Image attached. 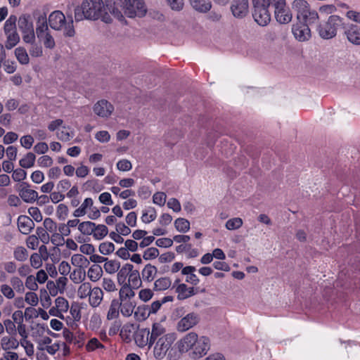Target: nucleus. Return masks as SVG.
Listing matches in <instances>:
<instances>
[{"mask_svg":"<svg viewBox=\"0 0 360 360\" xmlns=\"http://www.w3.org/2000/svg\"><path fill=\"white\" fill-rule=\"evenodd\" d=\"M115 250V245L111 242H104L99 245V252L104 255H110Z\"/></svg>","mask_w":360,"mask_h":360,"instance_id":"4d7b16f0","label":"nucleus"},{"mask_svg":"<svg viewBox=\"0 0 360 360\" xmlns=\"http://www.w3.org/2000/svg\"><path fill=\"white\" fill-rule=\"evenodd\" d=\"M167 334L165 328L160 323H154L152 326L151 331L150 330V344L153 345L155 341Z\"/></svg>","mask_w":360,"mask_h":360,"instance_id":"412c9836","label":"nucleus"},{"mask_svg":"<svg viewBox=\"0 0 360 360\" xmlns=\"http://www.w3.org/2000/svg\"><path fill=\"white\" fill-rule=\"evenodd\" d=\"M274 8V15L276 21L280 24H288L292 18V15L286 6L285 0H270Z\"/></svg>","mask_w":360,"mask_h":360,"instance_id":"423d86ee","label":"nucleus"},{"mask_svg":"<svg viewBox=\"0 0 360 360\" xmlns=\"http://www.w3.org/2000/svg\"><path fill=\"white\" fill-rule=\"evenodd\" d=\"M292 8L297 12V18L299 19L310 9L309 4L305 0H295Z\"/></svg>","mask_w":360,"mask_h":360,"instance_id":"393cba45","label":"nucleus"},{"mask_svg":"<svg viewBox=\"0 0 360 360\" xmlns=\"http://www.w3.org/2000/svg\"><path fill=\"white\" fill-rule=\"evenodd\" d=\"M30 44H31V46L29 49V52L31 56L34 58L41 56L43 54L42 47L40 45L36 44L35 41Z\"/></svg>","mask_w":360,"mask_h":360,"instance_id":"bf43d9fd","label":"nucleus"},{"mask_svg":"<svg viewBox=\"0 0 360 360\" xmlns=\"http://www.w3.org/2000/svg\"><path fill=\"white\" fill-rule=\"evenodd\" d=\"M103 299V292L99 287L92 288L89 295V303L91 307L96 308L98 307Z\"/></svg>","mask_w":360,"mask_h":360,"instance_id":"6ab92c4d","label":"nucleus"},{"mask_svg":"<svg viewBox=\"0 0 360 360\" xmlns=\"http://www.w3.org/2000/svg\"><path fill=\"white\" fill-rule=\"evenodd\" d=\"M103 268L108 274H112L117 272L120 269V262L115 259L108 260L107 258V261H105Z\"/></svg>","mask_w":360,"mask_h":360,"instance_id":"c9c22d12","label":"nucleus"},{"mask_svg":"<svg viewBox=\"0 0 360 360\" xmlns=\"http://www.w3.org/2000/svg\"><path fill=\"white\" fill-rule=\"evenodd\" d=\"M318 19L319 15L317 12L310 8L307 11V13H304L298 20L300 22H303V24L307 25L309 26V25L315 23Z\"/></svg>","mask_w":360,"mask_h":360,"instance_id":"2f4dec72","label":"nucleus"},{"mask_svg":"<svg viewBox=\"0 0 360 360\" xmlns=\"http://www.w3.org/2000/svg\"><path fill=\"white\" fill-rule=\"evenodd\" d=\"M50 27L57 31H63L65 37H72L75 34L72 16L65 18L60 11H54L49 16Z\"/></svg>","mask_w":360,"mask_h":360,"instance_id":"f03ea898","label":"nucleus"},{"mask_svg":"<svg viewBox=\"0 0 360 360\" xmlns=\"http://www.w3.org/2000/svg\"><path fill=\"white\" fill-rule=\"evenodd\" d=\"M15 56L18 61L22 65H27L30 62V58L27 51L23 47H18L15 49Z\"/></svg>","mask_w":360,"mask_h":360,"instance_id":"e433bc0d","label":"nucleus"},{"mask_svg":"<svg viewBox=\"0 0 360 360\" xmlns=\"http://www.w3.org/2000/svg\"><path fill=\"white\" fill-rule=\"evenodd\" d=\"M94 205V201L91 198H86L82 203L81 206L76 209L73 212V216L79 217L85 215L87 212V209H91Z\"/></svg>","mask_w":360,"mask_h":360,"instance_id":"bb28decb","label":"nucleus"},{"mask_svg":"<svg viewBox=\"0 0 360 360\" xmlns=\"http://www.w3.org/2000/svg\"><path fill=\"white\" fill-rule=\"evenodd\" d=\"M255 21L261 26H266L271 20L268 8L256 9L252 14Z\"/></svg>","mask_w":360,"mask_h":360,"instance_id":"a211bd4d","label":"nucleus"},{"mask_svg":"<svg viewBox=\"0 0 360 360\" xmlns=\"http://www.w3.org/2000/svg\"><path fill=\"white\" fill-rule=\"evenodd\" d=\"M103 7L102 0H84L81 6L75 10V20H97L101 16Z\"/></svg>","mask_w":360,"mask_h":360,"instance_id":"f257e3e1","label":"nucleus"},{"mask_svg":"<svg viewBox=\"0 0 360 360\" xmlns=\"http://www.w3.org/2000/svg\"><path fill=\"white\" fill-rule=\"evenodd\" d=\"M6 41L5 46L7 49L13 48L20 41V37L17 31L6 34Z\"/></svg>","mask_w":360,"mask_h":360,"instance_id":"58836bf2","label":"nucleus"},{"mask_svg":"<svg viewBox=\"0 0 360 360\" xmlns=\"http://www.w3.org/2000/svg\"><path fill=\"white\" fill-rule=\"evenodd\" d=\"M243 225V220L239 217L229 219L226 223V228L228 230H236L240 228Z\"/></svg>","mask_w":360,"mask_h":360,"instance_id":"864d4df0","label":"nucleus"},{"mask_svg":"<svg viewBox=\"0 0 360 360\" xmlns=\"http://www.w3.org/2000/svg\"><path fill=\"white\" fill-rule=\"evenodd\" d=\"M96 229V224L91 221H83L78 226L79 231L84 235L93 234L94 230Z\"/></svg>","mask_w":360,"mask_h":360,"instance_id":"79ce46f5","label":"nucleus"},{"mask_svg":"<svg viewBox=\"0 0 360 360\" xmlns=\"http://www.w3.org/2000/svg\"><path fill=\"white\" fill-rule=\"evenodd\" d=\"M85 272L81 269H75L70 274V278L73 283H80L85 279Z\"/></svg>","mask_w":360,"mask_h":360,"instance_id":"6e6d98bb","label":"nucleus"},{"mask_svg":"<svg viewBox=\"0 0 360 360\" xmlns=\"http://www.w3.org/2000/svg\"><path fill=\"white\" fill-rule=\"evenodd\" d=\"M343 25L342 19L338 15H330L328 21L318 27L319 36L324 39H330L337 34L338 29Z\"/></svg>","mask_w":360,"mask_h":360,"instance_id":"20e7f679","label":"nucleus"},{"mask_svg":"<svg viewBox=\"0 0 360 360\" xmlns=\"http://www.w3.org/2000/svg\"><path fill=\"white\" fill-rule=\"evenodd\" d=\"M148 309L146 305L139 306L134 311V319L138 321H145L150 316Z\"/></svg>","mask_w":360,"mask_h":360,"instance_id":"72a5a7b5","label":"nucleus"},{"mask_svg":"<svg viewBox=\"0 0 360 360\" xmlns=\"http://www.w3.org/2000/svg\"><path fill=\"white\" fill-rule=\"evenodd\" d=\"M38 39L43 42L46 49H53L56 46L55 39L50 32L41 35V37H38Z\"/></svg>","mask_w":360,"mask_h":360,"instance_id":"09e8293b","label":"nucleus"},{"mask_svg":"<svg viewBox=\"0 0 360 360\" xmlns=\"http://www.w3.org/2000/svg\"><path fill=\"white\" fill-rule=\"evenodd\" d=\"M135 342L139 347H143L148 345L150 347L153 344H150V329L141 328L135 334Z\"/></svg>","mask_w":360,"mask_h":360,"instance_id":"dca6fc26","label":"nucleus"},{"mask_svg":"<svg viewBox=\"0 0 360 360\" xmlns=\"http://www.w3.org/2000/svg\"><path fill=\"white\" fill-rule=\"evenodd\" d=\"M0 292L3 297L11 300L15 297V291L12 287L8 284H2L0 285Z\"/></svg>","mask_w":360,"mask_h":360,"instance_id":"603ef678","label":"nucleus"},{"mask_svg":"<svg viewBox=\"0 0 360 360\" xmlns=\"http://www.w3.org/2000/svg\"><path fill=\"white\" fill-rule=\"evenodd\" d=\"M120 312L124 317H129L134 313L136 303L131 300L120 301Z\"/></svg>","mask_w":360,"mask_h":360,"instance_id":"a878e982","label":"nucleus"},{"mask_svg":"<svg viewBox=\"0 0 360 360\" xmlns=\"http://www.w3.org/2000/svg\"><path fill=\"white\" fill-rule=\"evenodd\" d=\"M108 233V229L106 226L103 224L96 225V229L94 230V237L97 240L103 239Z\"/></svg>","mask_w":360,"mask_h":360,"instance_id":"3c124183","label":"nucleus"},{"mask_svg":"<svg viewBox=\"0 0 360 360\" xmlns=\"http://www.w3.org/2000/svg\"><path fill=\"white\" fill-rule=\"evenodd\" d=\"M292 32L295 39L300 41H307L311 37V31L309 26L302 22L293 25Z\"/></svg>","mask_w":360,"mask_h":360,"instance_id":"ddd939ff","label":"nucleus"},{"mask_svg":"<svg viewBox=\"0 0 360 360\" xmlns=\"http://www.w3.org/2000/svg\"><path fill=\"white\" fill-rule=\"evenodd\" d=\"M36 156L32 153H28L19 161V164L22 168H30L34 166Z\"/></svg>","mask_w":360,"mask_h":360,"instance_id":"37998d69","label":"nucleus"},{"mask_svg":"<svg viewBox=\"0 0 360 360\" xmlns=\"http://www.w3.org/2000/svg\"><path fill=\"white\" fill-rule=\"evenodd\" d=\"M192 8L202 13H207L212 8L210 0H188Z\"/></svg>","mask_w":360,"mask_h":360,"instance_id":"aec40b11","label":"nucleus"},{"mask_svg":"<svg viewBox=\"0 0 360 360\" xmlns=\"http://www.w3.org/2000/svg\"><path fill=\"white\" fill-rule=\"evenodd\" d=\"M71 262L74 266H78L89 264L88 259L81 254L73 255L71 258Z\"/></svg>","mask_w":360,"mask_h":360,"instance_id":"13d9d810","label":"nucleus"},{"mask_svg":"<svg viewBox=\"0 0 360 360\" xmlns=\"http://www.w3.org/2000/svg\"><path fill=\"white\" fill-rule=\"evenodd\" d=\"M159 250L156 248H149L144 251L143 257L145 260L155 259L159 255Z\"/></svg>","mask_w":360,"mask_h":360,"instance_id":"e2e57ef3","label":"nucleus"},{"mask_svg":"<svg viewBox=\"0 0 360 360\" xmlns=\"http://www.w3.org/2000/svg\"><path fill=\"white\" fill-rule=\"evenodd\" d=\"M91 290L92 287L91 283L89 282H84L79 286L77 289V296L80 299H85L89 297Z\"/></svg>","mask_w":360,"mask_h":360,"instance_id":"ea45409f","label":"nucleus"},{"mask_svg":"<svg viewBox=\"0 0 360 360\" xmlns=\"http://www.w3.org/2000/svg\"><path fill=\"white\" fill-rule=\"evenodd\" d=\"M18 192L22 200L27 203L34 202L38 198V193L31 189L30 184L26 182H22L20 185Z\"/></svg>","mask_w":360,"mask_h":360,"instance_id":"f8f14e48","label":"nucleus"},{"mask_svg":"<svg viewBox=\"0 0 360 360\" xmlns=\"http://www.w3.org/2000/svg\"><path fill=\"white\" fill-rule=\"evenodd\" d=\"M57 138L62 141H68L74 136L72 131H70V128L63 126L60 130L56 133Z\"/></svg>","mask_w":360,"mask_h":360,"instance_id":"de8ad7c7","label":"nucleus"},{"mask_svg":"<svg viewBox=\"0 0 360 360\" xmlns=\"http://www.w3.org/2000/svg\"><path fill=\"white\" fill-rule=\"evenodd\" d=\"M11 286L13 290L19 293L25 292V285L22 281L18 276H12L10 278Z\"/></svg>","mask_w":360,"mask_h":360,"instance_id":"49530a36","label":"nucleus"},{"mask_svg":"<svg viewBox=\"0 0 360 360\" xmlns=\"http://www.w3.org/2000/svg\"><path fill=\"white\" fill-rule=\"evenodd\" d=\"M131 287V285L124 283L119 292L120 301L131 300V298L134 297L135 293Z\"/></svg>","mask_w":360,"mask_h":360,"instance_id":"473e14b6","label":"nucleus"},{"mask_svg":"<svg viewBox=\"0 0 360 360\" xmlns=\"http://www.w3.org/2000/svg\"><path fill=\"white\" fill-rule=\"evenodd\" d=\"M345 34L349 42L355 45H360V27L354 24L343 27Z\"/></svg>","mask_w":360,"mask_h":360,"instance_id":"4468645a","label":"nucleus"},{"mask_svg":"<svg viewBox=\"0 0 360 360\" xmlns=\"http://www.w3.org/2000/svg\"><path fill=\"white\" fill-rule=\"evenodd\" d=\"M36 233L37 234V237L39 239H40V240L44 243V244H47L49 243V240H50V236L49 235V233H47V231L41 228V227H37V230H36Z\"/></svg>","mask_w":360,"mask_h":360,"instance_id":"338daca9","label":"nucleus"},{"mask_svg":"<svg viewBox=\"0 0 360 360\" xmlns=\"http://www.w3.org/2000/svg\"><path fill=\"white\" fill-rule=\"evenodd\" d=\"M195 270V267L193 266H187L181 270V274L186 276V281L194 285H198L200 282L199 278L194 274Z\"/></svg>","mask_w":360,"mask_h":360,"instance_id":"b1692460","label":"nucleus"},{"mask_svg":"<svg viewBox=\"0 0 360 360\" xmlns=\"http://www.w3.org/2000/svg\"><path fill=\"white\" fill-rule=\"evenodd\" d=\"M99 348L103 349L104 348V346L96 338H91L86 345V349L89 352L94 351L96 349Z\"/></svg>","mask_w":360,"mask_h":360,"instance_id":"0e129e2a","label":"nucleus"},{"mask_svg":"<svg viewBox=\"0 0 360 360\" xmlns=\"http://www.w3.org/2000/svg\"><path fill=\"white\" fill-rule=\"evenodd\" d=\"M93 110L94 113L98 116L107 118L112 113L114 107L108 101L102 99L95 103Z\"/></svg>","mask_w":360,"mask_h":360,"instance_id":"9b49d317","label":"nucleus"},{"mask_svg":"<svg viewBox=\"0 0 360 360\" xmlns=\"http://www.w3.org/2000/svg\"><path fill=\"white\" fill-rule=\"evenodd\" d=\"M18 227L22 234L27 235L34 229V223L29 217L20 215L18 218Z\"/></svg>","mask_w":360,"mask_h":360,"instance_id":"f3484780","label":"nucleus"},{"mask_svg":"<svg viewBox=\"0 0 360 360\" xmlns=\"http://www.w3.org/2000/svg\"><path fill=\"white\" fill-rule=\"evenodd\" d=\"M157 217V212L154 207H149L143 210L141 220L145 224H148L154 221Z\"/></svg>","mask_w":360,"mask_h":360,"instance_id":"f704fd0d","label":"nucleus"},{"mask_svg":"<svg viewBox=\"0 0 360 360\" xmlns=\"http://www.w3.org/2000/svg\"><path fill=\"white\" fill-rule=\"evenodd\" d=\"M13 257L18 262H25L27 259L28 252L22 246H18L14 249Z\"/></svg>","mask_w":360,"mask_h":360,"instance_id":"a18cd8bd","label":"nucleus"},{"mask_svg":"<svg viewBox=\"0 0 360 360\" xmlns=\"http://www.w3.org/2000/svg\"><path fill=\"white\" fill-rule=\"evenodd\" d=\"M157 273V268L155 266L148 264H146L142 270L141 275L143 281L150 282L154 279Z\"/></svg>","mask_w":360,"mask_h":360,"instance_id":"7c9ffc66","label":"nucleus"},{"mask_svg":"<svg viewBox=\"0 0 360 360\" xmlns=\"http://www.w3.org/2000/svg\"><path fill=\"white\" fill-rule=\"evenodd\" d=\"M128 283L129 285H131L133 288H138L141 285V281L140 278V274L138 270H135L132 269L129 278Z\"/></svg>","mask_w":360,"mask_h":360,"instance_id":"4c0bfd02","label":"nucleus"},{"mask_svg":"<svg viewBox=\"0 0 360 360\" xmlns=\"http://www.w3.org/2000/svg\"><path fill=\"white\" fill-rule=\"evenodd\" d=\"M176 229L181 233H186L190 229V222L184 218H178L174 221Z\"/></svg>","mask_w":360,"mask_h":360,"instance_id":"8fccbe9b","label":"nucleus"},{"mask_svg":"<svg viewBox=\"0 0 360 360\" xmlns=\"http://www.w3.org/2000/svg\"><path fill=\"white\" fill-rule=\"evenodd\" d=\"M18 25L22 32V39L25 43L35 41V34L32 21L29 15H22L18 20Z\"/></svg>","mask_w":360,"mask_h":360,"instance_id":"0eeeda50","label":"nucleus"},{"mask_svg":"<svg viewBox=\"0 0 360 360\" xmlns=\"http://www.w3.org/2000/svg\"><path fill=\"white\" fill-rule=\"evenodd\" d=\"M178 293L177 298L180 300L188 298L197 293L196 290L193 287H188L186 284H179L176 289Z\"/></svg>","mask_w":360,"mask_h":360,"instance_id":"4be33fe9","label":"nucleus"},{"mask_svg":"<svg viewBox=\"0 0 360 360\" xmlns=\"http://www.w3.org/2000/svg\"><path fill=\"white\" fill-rule=\"evenodd\" d=\"M24 285L32 291H36L38 289V285L37 283L35 277L32 275H29L27 276Z\"/></svg>","mask_w":360,"mask_h":360,"instance_id":"69168bd1","label":"nucleus"},{"mask_svg":"<svg viewBox=\"0 0 360 360\" xmlns=\"http://www.w3.org/2000/svg\"><path fill=\"white\" fill-rule=\"evenodd\" d=\"M176 340L174 333H169L164 337L158 339L155 341L153 345V356L158 360L163 359L167 352L172 348L173 343Z\"/></svg>","mask_w":360,"mask_h":360,"instance_id":"39448f33","label":"nucleus"},{"mask_svg":"<svg viewBox=\"0 0 360 360\" xmlns=\"http://www.w3.org/2000/svg\"><path fill=\"white\" fill-rule=\"evenodd\" d=\"M56 307L60 310L61 312H66L68 310L69 304L68 300L63 297H58L55 301Z\"/></svg>","mask_w":360,"mask_h":360,"instance_id":"052dcab7","label":"nucleus"},{"mask_svg":"<svg viewBox=\"0 0 360 360\" xmlns=\"http://www.w3.org/2000/svg\"><path fill=\"white\" fill-rule=\"evenodd\" d=\"M50 32L47 25V19L45 15H40L37 21L36 34L38 37Z\"/></svg>","mask_w":360,"mask_h":360,"instance_id":"c756f323","label":"nucleus"},{"mask_svg":"<svg viewBox=\"0 0 360 360\" xmlns=\"http://www.w3.org/2000/svg\"><path fill=\"white\" fill-rule=\"evenodd\" d=\"M115 4L122 8L129 18L143 17L147 11L143 0H117Z\"/></svg>","mask_w":360,"mask_h":360,"instance_id":"7ed1b4c3","label":"nucleus"},{"mask_svg":"<svg viewBox=\"0 0 360 360\" xmlns=\"http://www.w3.org/2000/svg\"><path fill=\"white\" fill-rule=\"evenodd\" d=\"M88 278L90 279L92 282H96L103 276V269L102 267L98 264H93L90 266V268L88 270L87 272Z\"/></svg>","mask_w":360,"mask_h":360,"instance_id":"c85d7f7f","label":"nucleus"},{"mask_svg":"<svg viewBox=\"0 0 360 360\" xmlns=\"http://www.w3.org/2000/svg\"><path fill=\"white\" fill-rule=\"evenodd\" d=\"M102 287L107 292H114L117 290L115 282L109 278H103L102 281Z\"/></svg>","mask_w":360,"mask_h":360,"instance_id":"680f3d73","label":"nucleus"},{"mask_svg":"<svg viewBox=\"0 0 360 360\" xmlns=\"http://www.w3.org/2000/svg\"><path fill=\"white\" fill-rule=\"evenodd\" d=\"M16 22L17 17L15 15H11L9 16V18L6 20L4 27L5 34L16 31Z\"/></svg>","mask_w":360,"mask_h":360,"instance_id":"c03bdc74","label":"nucleus"},{"mask_svg":"<svg viewBox=\"0 0 360 360\" xmlns=\"http://www.w3.org/2000/svg\"><path fill=\"white\" fill-rule=\"evenodd\" d=\"M171 283V280L169 278H160L155 281L153 289L156 291L165 290L170 287Z\"/></svg>","mask_w":360,"mask_h":360,"instance_id":"a19ab883","label":"nucleus"},{"mask_svg":"<svg viewBox=\"0 0 360 360\" xmlns=\"http://www.w3.org/2000/svg\"><path fill=\"white\" fill-rule=\"evenodd\" d=\"M199 321L200 316L197 313H188L179 321L176 326L177 330L181 333L186 332L196 326Z\"/></svg>","mask_w":360,"mask_h":360,"instance_id":"1a4fd4ad","label":"nucleus"},{"mask_svg":"<svg viewBox=\"0 0 360 360\" xmlns=\"http://www.w3.org/2000/svg\"><path fill=\"white\" fill-rule=\"evenodd\" d=\"M1 345L4 349H15L18 347V342L15 338H4L1 340Z\"/></svg>","mask_w":360,"mask_h":360,"instance_id":"5fc2aeb1","label":"nucleus"},{"mask_svg":"<svg viewBox=\"0 0 360 360\" xmlns=\"http://www.w3.org/2000/svg\"><path fill=\"white\" fill-rule=\"evenodd\" d=\"M198 339V336L195 333H188L180 340L179 345V351L181 352H186L192 349Z\"/></svg>","mask_w":360,"mask_h":360,"instance_id":"2eb2a0df","label":"nucleus"},{"mask_svg":"<svg viewBox=\"0 0 360 360\" xmlns=\"http://www.w3.org/2000/svg\"><path fill=\"white\" fill-rule=\"evenodd\" d=\"M117 272V281L120 284L126 283V279L134 269V266L131 264H125L123 265Z\"/></svg>","mask_w":360,"mask_h":360,"instance_id":"cd10ccee","label":"nucleus"},{"mask_svg":"<svg viewBox=\"0 0 360 360\" xmlns=\"http://www.w3.org/2000/svg\"><path fill=\"white\" fill-rule=\"evenodd\" d=\"M210 340L205 336L198 338L194 345L190 356L193 359H198L205 356L210 349Z\"/></svg>","mask_w":360,"mask_h":360,"instance_id":"6e6552de","label":"nucleus"},{"mask_svg":"<svg viewBox=\"0 0 360 360\" xmlns=\"http://www.w3.org/2000/svg\"><path fill=\"white\" fill-rule=\"evenodd\" d=\"M121 303L117 299H113L110 302L106 318L108 320H114L119 317Z\"/></svg>","mask_w":360,"mask_h":360,"instance_id":"5701e85b","label":"nucleus"},{"mask_svg":"<svg viewBox=\"0 0 360 360\" xmlns=\"http://www.w3.org/2000/svg\"><path fill=\"white\" fill-rule=\"evenodd\" d=\"M117 168L122 172H128L131 169L132 165L129 160L122 159L117 162Z\"/></svg>","mask_w":360,"mask_h":360,"instance_id":"774afa93","label":"nucleus"},{"mask_svg":"<svg viewBox=\"0 0 360 360\" xmlns=\"http://www.w3.org/2000/svg\"><path fill=\"white\" fill-rule=\"evenodd\" d=\"M231 11L235 18L240 19L245 18L249 11L248 0H233Z\"/></svg>","mask_w":360,"mask_h":360,"instance_id":"9d476101","label":"nucleus"}]
</instances>
